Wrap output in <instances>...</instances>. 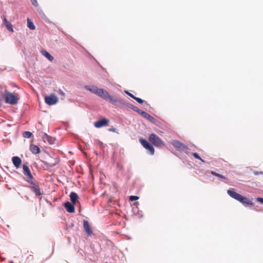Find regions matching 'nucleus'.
<instances>
[{"label":"nucleus","instance_id":"obj_1","mask_svg":"<svg viewBox=\"0 0 263 263\" xmlns=\"http://www.w3.org/2000/svg\"><path fill=\"white\" fill-rule=\"evenodd\" d=\"M85 88L91 92L105 100L109 101L113 104H116L117 102H121V100H119L117 98H114L110 96L109 93L102 88H99L95 85H86Z\"/></svg>","mask_w":263,"mask_h":263},{"label":"nucleus","instance_id":"obj_2","mask_svg":"<svg viewBox=\"0 0 263 263\" xmlns=\"http://www.w3.org/2000/svg\"><path fill=\"white\" fill-rule=\"evenodd\" d=\"M228 194L232 198L239 201L243 205H253V203L247 198L243 197L239 194L235 192L234 189H231L227 191Z\"/></svg>","mask_w":263,"mask_h":263},{"label":"nucleus","instance_id":"obj_3","mask_svg":"<svg viewBox=\"0 0 263 263\" xmlns=\"http://www.w3.org/2000/svg\"><path fill=\"white\" fill-rule=\"evenodd\" d=\"M5 100L6 103L14 105L17 104L19 98L11 92H7L5 93Z\"/></svg>","mask_w":263,"mask_h":263},{"label":"nucleus","instance_id":"obj_4","mask_svg":"<svg viewBox=\"0 0 263 263\" xmlns=\"http://www.w3.org/2000/svg\"><path fill=\"white\" fill-rule=\"evenodd\" d=\"M149 140L155 146L161 147L164 145L163 141L157 135L154 134H152L149 136Z\"/></svg>","mask_w":263,"mask_h":263},{"label":"nucleus","instance_id":"obj_5","mask_svg":"<svg viewBox=\"0 0 263 263\" xmlns=\"http://www.w3.org/2000/svg\"><path fill=\"white\" fill-rule=\"evenodd\" d=\"M27 181L28 182L30 183L31 185L29 187L32 192H33L35 195L40 196L42 195V192H41L40 187L37 183L29 180H27Z\"/></svg>","mask_w":263,"mask_h":263},{"label":"nucleus","instance_id":"obj_6","mask_svg":"<svg viewBox=\"0 0 263 263\" xmlns=\"http://www.w3.org/2000/svg\"><path fill=\"white\" fill-rule=\"evenodd\" d=\"M141 144L142 145V146L146 149L149 151V154L151 155H153L154 154L155 149L154 147L152 144H151L146 140L141 138L139 140Z\"/></svg>","mask_w":263,"mask_h":263},{"label":"nucleus","instance_id":"obj_7","mask_svg":"<svg viewBox=\"0 0 263 263\" xmlns=\"http://www.w3.org/2000/svg\"><path fill=\"white\" fill-rule=\"evenodd\" d=\"M172 144L178 150L184 152L186 154L188 153V148L183 143L178 140H175L172 142Z\"/></svg>","mask_w":263,"mask_h":263},{"label":"nucleus","instance_id":"obj_8","mask_svg":"<svg viewBox=\"0 0 263 263\" xmlns=\"http://www.w3.org/2000/svg\"><path fill=\"white\" fill-rule=\"evenodd\" d=\"M45 101L48 105H54L58 102V98L54 93H51L49 96L45 97Z\"/></svg>","mask_w":263,"mask_h":263},{"label":"nucleus","instance_id":"obj_9","mask_svg":"<svg viewBox=\"0 0 263 263\" xmlns=\"http://www.w3.org/2000/svg\"><path fill=\"white\" fill-rule=\"evenodd\" d=\"M109 123V120L106 119H102L96 121L94 125L96 128H101L103 126H107Z\"/></svg>","mask_w":263,"mask_h":263},{"label":"nucleus","instance_id":"obj_10","mask_svg":"<svg viewBox=\"0 0 263 263\" xmlns=\"http://www.w3.org/2000/svg\"><path fill=\"white\" fill-rule=\"evenodd\" d=\"M23 173H24V175L28 176V177L29 178L28 180L32 181L33 177L31 174V171H30L29 167L25 164H23Z\"/></svg>","mask_w":263,"mask_h":263},{"label":"nucleus","instance_id":"obj_11","mask_svg":"<svg viewBox=\"0 0 263 263\" xmlns=\"http://www.w3.org/2000/svg\"><path fill=\"white\" fill-rule=\"evenodd\" d=\"M83 228L85 232L88 236H91L92 234V231L87 220H84L83 221Z\"/></svg>","mask_w":263,"mask_h":263},{"label":"nucleus","instance_id":"obj_12","mask_svg":"<svg viewBox=\"0 0 263 263\" xmlns=\"http://www.w3.org/2000/svg\"><path fill=\"white\" fill-rule=\"evenodd\" d=\"M75 204H73L72 203H70L69 201H67L64 203V207L66 209L67 212L70 213H73L74 212V205Z\"/></svg>","mask_w":263,"mask_h":263},{"label":"nucleus","instance_id":"obj_13","mask_svg":"<svg viewBox=\"0 0 263 263\" xmlns=\"http://www.w3.org/2000/svg\"><path fill=\"white\" fill-rule=\"evenodd\" d=\"M12 161L14 166L16 168H18L20 167L22 162L21 159L17 156L13 157L12 158Z\"/></svg>","mask_w":263,"mask_h":263},{"label":"nucleus","instance_id":"obj_14","mask_svg":"<svg viewBox=\"0 0 263 263\" xmlns=\"http://www.w3.org/2000/svg\"><path fill=\"white\" fill-rule=\"evenodd\" d=\"M3 25H4L7 29L10 32H13V26L11 23L7 21L6 17H4L3 19Z\"/></svg>","mask_w":263,"mask_h":263},{"label":"nucleus","instance_id":"obj_15","mask_svg":"<svg viewBox=\"0 0 263 263\" xmlns=\"http://www.w3.org/2000/svg\"><path fill=\"white\" fill-rule=\"evenodd\" d=\"M69 196L71 203H72L73 204H76V201L79 198V196L77 194L72 192L70 193Z\"/></svg>","mask_w":263,"mask_h":263},{"label":"nucleus","instance_id":"obj_16","mask_svg":"<svg viewBox=\"0 0 263 263\" xmlns=\"http://www.w3.org/2000/svg\"><path fill=\"white\" fill-rule=\"evenodd\" d=\"M30 149L31 152L34 154H37L40 152V148L37 146L33 144H31L30 145Z\"/></svg>","mask_w":263,"mask_h":263},{"label":"nucleus","instance_id":"obj_17","mask_svg":"<svg viewBox=\"0 0 263 263\" xmlns=\"http://www.w3.org/2000/svg\"><path fill=\"white\" fill-rule=\"evenodd\" d=\"M41 53L45 57L50 61H53V57L51 55H50L47 51L43 50L41 51Z\"/></svg>","mask_w":263,"mask_h":263},{"label":"nucleus","instance_id":"obj_18","mask_svg":"<svg viewBox=\"0 0 263 263\" xmlns=\"http://www.w3.org/2000/svg\"><path fill=\"white\" fill-rule=\"evenodd\" d=\"M59 162V160L58 159L54 160V162H43L44 164L46 165L48 167H52L55 166Z\"/></svg>","mask_w":263,"mask_h":263},{"label":"nucleus","instance_id":"obj_19","mask_svg":"<svg viewBox=\"0 0 263 263\" xmlns=\"http://www.w3.org/2000/svg\"><path fill=\"white\" fill-rule=\"evenodd\" d=\"M27 26L31 30H33L35 29V26L34 25L33 22L29 17H27Z\"/></svg>","mask_w":263,"mask_h":263},{"label":"nucleus","instance_id":"obj_20","mask_svg":"<svg viewBox=\"0 0 263 263\" xmlns=\"http://www.w3.org/2000/svg\"><path fill=\"white\" fill-rule=\"evenodd\" d=\"M43 139L45 141H47L49 143H52L51 138L46 134H44L43 136Z\"/></svg>","mask_w":263,"mask_h":263},{"label":"nucleus","instance_id":"obj_21","mask_svg":"<svg viewBox=\"0 0 263 263\" xmlns=\"http://www.w3.org/2000/svg\"><path fill=\"white\" fill-rule=\"evenodd\" d=\"M57 92L59 93V95L61 96V99L64 100L65 97V92L63 91L61 89H59Z\"/></svg>","mask_w":263,"mask_h":263},{"label":"nucleus","instance_id":"obj_22","mask_svg":"<svg viewBox=\"0 0 263 263\" xmlns=\"http://www.w3.org/2000/svg\"><path fill=\"white\" fill-rule=\"evenodd\" d=\"M31 135L32 133L28 131L24 132L23 134V137L26 138H30L31 136Z\"/></svg>","mask_w":263,"mask_h":263},{"label":"nucleus","instance_id":"obj_23","mask_svg":"<svg viewBox=\"0 0 263 263\" xmlns=\"http://www.w3.org/2000/svg\"><path fill=\"white\" fill-rule=\"evenodd\" d=\"M146 119H147L148 121H149L150 122L153 123H155L156 122V119L152 116H151L150 115H148L146 118Z\"/></svg>","mask_w":263,"mask_h":263},{"label":"nucleus","instance_id":"obj_24","mask_svg":"<svg viewBox=\"0 0 263 263\" xmlns=\"http://www.w3.org/2000/svg\"><path fill=\"white\" fill-rule=\"evenodd\" d=\"M128 107L134 110V111L137 112L138 114L140 112L141 109H139L137 107L135 106L132 104H130Z\"/></svg>","mask_w":263,"mask_h":263},{"label":"nucleus","instance_id":"obj_25","mask_svg":"<svg viewBox=\"0 0 263 263\" xmlns=\"http://www.w3.org/2000/svg\"><path fill=\"white\" fill-rule=\"evenodd\" d=\"M211 173L212 175H214V176H217V177H220V178H223V179H225V178H225V177H224V176H223V175H221V174H220L217 173H216V172H213V171H211Z\"/></svg>","mask_w":263,"mask_h":263},{"label":"nucleus","instance_id":"obj_26","mask_svg":"<svg viewBox=\"0 0 263 263\" xmlns=\"http://www.w3.org/2000/svg\"><path fill=\"white\" fill-rule=\"evenodd\" d=\"M194 157L195 158H196V159H199L200 160H201L202 162H204V160L203 159H202V158L199 156V155L196 153H193L192 154Z\"/></svg>","mask_w":263,"mask_h":263},{"label":"nucleus","instance_id":"obj_27","mask_svg":"<svg viewBox=\"0 0 263 263\" xmlns=\"http://www.w3.org/2000/svg\"><path fill=\"white\" fill-rule=\"evenodd\" d=\"M139 114L142 116V117H143L145 119L146 118L147 115H148V113L141 110H140V112H139Z\"/></svg>","mask_w":263,"mask_h":263},{"label":"nucleus","instance_id":"obj_28","mask_svg":"<svg viewBox=\"0 0 263 263\" xmlns=\"http://www.w3.org/2000/svg\"><path fill=\"white\" fill-rule=\"evenodd\" d=\"M134 99L136 101H137L140 104H142L144 102V101L142 99H141V98H138L136 97H135L134 98Z\"/></svg>","mask_w":263,"mask_h":263},{"label":"nucleus","instance_id":"obj_29","mask_svg":"<svg viewBox=\"0 0 263 263\" xmlns=\"http://www.w3.org/2000/svg\"><path fill=\"white\" fill-rule=\"evenodd\" d=\"M139 199V197L137 196H130L129 197V200L130 201H135V200H137Z\"/></svg>","mask_w":263,"mask_h":263},{"label":"nucleus","instance_id":"obj_30","mask_svg":"<svg viewBox=\"0 0 263 263\" xmlns=\"http://www.w3.org/2000/svg\"><path fill=\"white\" fill-rule=\"evenodd\" d=\"M124 92L127 94V95H128L129 97H130L134 99V98L135 97L134 96L133 94H132L131 93L129 92L127 90H125L124 91Z\"/></svg>","mask_w":263,"mask_h":263},{"label":"nucleus","instance_id":"obj_31","mask_svg":"<svg viewBox=\"0 0 263 263\" xmlns=\"http://www.w3.org/2000/svg\"><path fill=\"white\" fill-rule=\"evenodd\" d=\"M108 130L109 132H114V133H118L117 129L114 127H111V128H109Z\"/></svg>","mask_w":263,"mask_h":263},{"label":"nucleus","instance_id":"obj_32","mask_svg":"<svg viewBox=\"0 0 263 263\" xmlns=\"http://www.w3.org/2000/svg\"><path fill=\"white\" fill-rule=\"evenodd\" d=\"M32 2V4L35 7L38 6V4L37 2V0H30Z\"/></svg>","mask_w":263,"mask_h":263},{"label":"nucleus","instance_id":"obj_33","mask_svg":"<svg viewBox=\"0 0 263 263\" xmlns=\"http://www.w3.org/2000/svg\"><path fill=\"white\" fill-rule=\"evenodd\" d=\"M257 200L263 204V198L258 197Z\"/></svg>","mask_w":263,"mask_h":263}]
</instances>
